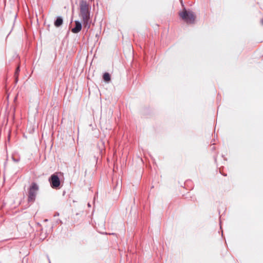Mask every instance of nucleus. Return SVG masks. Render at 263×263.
Returning <instances> with one entry per match:
<instances>
[{"label":"nucleus","mask_w":263,"mask_h":263,"mask_svg":"<svg viewBox=\"0 0 263 263\" xmlns=\"http://www.w3.org/2000/svg\"><path fill=\"white\" fill-rule=\"evenodd\" d=\"M90 6L86 0H80L79 2V16L82 18L85 27L89 28Z\"/></svg>","instance_id":"nucleus-1"},{"label":"nucleus","mask_w":263,"mask_h":263,"mask_svg":"<svg viewBox=\"0 0 263 263\" xmlns=\"http://www.w3.org/2000/svg\"><path fill=\"white\" fill-rule=\"evenodd\" d=\"M179 16L187 24H193L195 20V15L192 11H189L184 8L183 10L179 13Z\"/></svg>","instance_id":"nucleus-2"},{"label":"nucleus","mask_w":263,"mask_h":263,"mask_svg":"<svg viewBox=\"0 0 263 263\" xmlns=\"http://www.w3.org/2000/svg\"><path fill=\"white\" fill-rule=\"evenodd\" d=\"M223 175L224 176H227V175H226V174H223Z\"/></svg>","instance_id":"nucleus-14"},{"label":"nucleus","mask_w":263,"mask_h":263,"mask_svg":"<svg viewBox=\"0 0 263 263\" xmlns=\"http://www.w3.org/2000/svg\"><path fill=\"white\" fill-rule=\"evenodd\" d=\"M49 262L51 263L49 259Z\"/></svg>","instance_id":"nucleus-15"},{"label":"nucleus","mask_w":263,"mask_h":263,"mask_svg":"<svg viewBox=\"0 0 263 263\" xmlns=\"http://www.w3.org/2000/svg\"><path fill=\"white\" fill-rule=\"evenodd\" d=\"M63 23V19L62 16H57L54 22V25L56 27H60Z\"/></svg>","instance_id":"nucleus-6"},{"label":"nucleus","mask_w":263,"mask_h":263,"mask_svg":"<svg viewBox=\"0 0 263 263\" xmlns=\"http://www.w3.org/2000/svg\"><path fill=\"white\" fill-rule=\"evenodd\" d=\"M39 190V185L35 182H32L29 188L28 202L33 203L35 201L37 192Z\"/></svg>","instance_id":"nucleus-3"},{"label":"nucleus","mask_w":263,"mask_h":263,"mask_svg":"<svg viewBox=\"0 0 263 263\" xmlns=\"http://www.w3.org/2000/svg\"><path fill=\"white\" fill-rule=\"evenodd\" d=\"M260 22H261V24L263 25V18H262V19L261 20Z\"/></svg>","instance_id":"nucleus-11"},{"label":"nucleus","mask_w":263,"mask_h":263,"mask_svg":"<svg viewBox=\"0 0 263 263\" xmlns=\"http://www.w3.org/2000/svg\"><path fill=\"white\" fill-rule=\"evenodd\" d=\"M20 72V66L18 65L15 69L14 76H15V83H17L18 80V74Z\"/></svg>","instance_id":"nucleus-8"},{"label":"nucleus","mask_w":263,"mask_h":263,"mask_svg":"<svg viewBox=\"0 0 263 263\" xmlns=\"http://www.w3.org/2000/svg\"><path fill=\"white\" fill-rule=\"evenodd\" d=\"M118 189V190H121V185H119V183L118 182L116 186L114 187V190Z\"/></svg>","instance_id":"nucleus-9"},{"label":"nucleus","mask_w":263,"mask_h":263,"mask_svg":"<svg viewBox=\"0 0 263 263\" xmlns=\"http://www.w3.org/2000/svg\"><path fill=\"white\" fill-rule=\"evenodd\" d=\"M59 213L56 212V213L54 214V216H59Z\"/></svg>","instance_id":"nucleus-10"},{"label":"nucleus","mask_w":263,"mask_h":263,"mask_svg":"<svg viewBox=\"0 0 263 263\" xmlns=\"http://www.w3.org/2000/svg\"><path fill=\"white\" fill-rule=\"evenodd\" d=\"M87 205H88V207H90L91 206V205H90V204L89 203H88Z\"/></svg>","instance_id":"nucleus-12"},{"label":"nucleus","mask_w":263,"mask_h":263,"mask_svg":"<svg viewBox=\"0 0 263 263\" xmlns=\"http://www.w3.org/2000/svg\"><path fill=\"white\" fill-rule=\"evenodd\" d=\"M14 161H16V162H17L18 161V160H16V159H13Z\"/></svg>","instance_id":"nucleus-13"},{"label":"nucleus","mask_w":263,"mask_h":263,"mask_svg":"<svg viewBox=\"0 0 263 263\" xmlns=\"http://www.w3.org/2000/svg\"><path fill=\"white\" fill-rule=\"evenodd\" d=\"M103 79L105 82L108 83L110 82L111 80L110 74L108 72H105L103 75Z\"/></svg>","instance_id":"nucleus-7"},{"label":"nucleus","mask_w":263,"mask_h":263,"mask_svg":"<svg viewBox=\"0 0 263 263\" xmlns=\"http://www.w3.org/2000/svg\"><path fill=\"white\" fill-rule=\"evenodd\" d=\"M82 25L81 22L76 20L74 21V27L71 29V32L73 33H78L81 30Z\"/></svg>","instance_id":"nucleus-5"},{"label":"nucleus","mask_w":263,"mask_h":263,"mask_svg":"<svg viewBox=\"0 0 263 263\" xmlns=\"http://www.w3.org/2000/svg\"><path fill=\"white\" fill-rule=\"evenodd\" d=\"M48 181L51 187L53 189H59L60 187L61 181L57 173L52 174L49 178Z\"/></svg>","instance_id":"nucleus-4"}]
</instances>
